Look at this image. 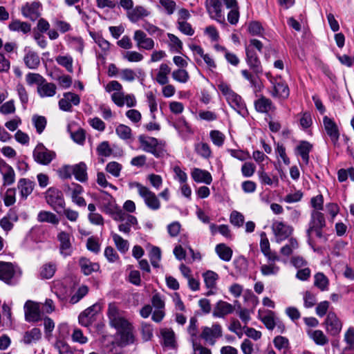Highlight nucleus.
<instances>
[{
  "label": "nucleus",
  "instance_id": "obj_48",
  "mask_svg": "<svg viewBox=\"0 0 354 354\" xmlns=\"http://www.w3.org/2000/svg\"><path fill=\"white\" fill-rule=\"evenodd\" d=\"M115 132L120 139L129 140L132 138L131 128L125 124H119L115 129Z\"/></svg>",
  "mask_w": 354,
  "mask_h": 354
},
{
  "label": "nucleus",
  "instance_id": "obj_64",
  "mask_svg": "<svg viewBox=\"0 0 354 354\" xmlns=\"http://www.w3.org/2000/svg\"><path fill=\"white\" fill-rule=\"evenodd\" d=\"M344 340L349 349L354 348V327H349L344 333Z\"/></svg>",
  "mask_w": 354,
  "mask_h": 354
},
{
  "label": "nucleus",
  "instance_id": "obj_28",
  "mask_svg": "<svg viewBox=\"0 0 354 354\" xmlns=\"http://www.w3.org/2000/svg\"><path fill=\"white\" fill-rule=\"evenodd\" d=\"M191 175L193 180L196 183H203L207 185H209L212 181V175L206 170L194 168L192 171Z\"/></svg>",
  "mask_w": 354,
  "mask_h": 354
},
{
  "label": "nucleus",
  "instance_id": "obj_20",
  "mask_svg": "<svg viewBox=\"0 0 354 354\" xmlns=\"http://www.w3.org/2000/svg\"><path fill=\"white\" fill-rule=\"evenodd\" d=\"M326 225V221L324 214L319 211L313 210L311 213V219L309 223V227L307 230V235L310 239V234L313 228H323Z\"/></svg>",
  "mask_w": 354,
  "mask_h": 354
},
{
  "label": "nucleus",
  "instance_id": "obj_56",
  "mask_svg": "<svg viewBox=\"0 0 354 354\" xmlns=\"http://www.w3.org/2000/svg\"><path fill=\"white\" fill-rule=\"evenodd\" d=\"M261 321L268 330H273L277 324L274 318V313L270 310L261 318Z\"/></svg>",
  "mask_w": 354,
  "mask_h": 354
},
{
  "label": "nucleus",
  "instance_id": "obj_12",
  "mask_svg": "<svg viewBox=\"0 0 354 354\" xmlns=\"http://www.w3.org/2000/svg\"><path fill=\"white\" fill-rule=\"evenodd\" d=\"M66 194L70 195L73 203L79 207H85L86 203L85 199L80 196L83 192V187L77 183H71V185H65L64 188Z\"/></svg>",
  "mask_w": 354,
  "mask_h": 354
},
{
  "label": "nucleus",
  "instance_id": "obj_31",
  "mask_svg": "<svg viewBox=\"0 0 354 354\" xmlns=\"http://www.w3.org/2000/svg\"><path fill=\"white\" fill-rule=\"evenodd\" d=\"M160 334L163 339V345L166 347L174 348L176 346L175 333L171 328H164L160 330Z\"/></svg>",
  "mask_w": 354,
  "mask_h": 354
},
{
  "label": "nucleus",
  "instance_id": "obj_13",
  "mask_svg": "<svg viewBox=\"0 0 354 354\" xmlns=\"http://www.w3.org/2000/svg\"><path fill=\"white\" fill-rule=\"evenodd\" d=\"M101 310V306L98 304H95L87 308L78 317L80 324L84 327L90 326L95 321V315Z\"/></svg>",
  "mask_w": 354,
  "mask_h": 354
},
{
  "label": "nucleus",
  "instance_id": "obj_8",
  "mask_svg": "<svg viewBox=\"0 0 354 354\" xmlns=\"http://www.w3.org/2000/svg\"><path fill=\"white\" fill-rule=\"evenodd\" d=\"M205 5L207 12L212 19L220 24H225V15L221 0H205Z\"/></svg>",
  "mask_w": 354,
  "mask_h": 354
},
{
  "label": "nucleus",
  "instance_id": "obj_36",
  "mask_svg": "<svg viewBox=\"0 0 354 354\" xmlns=\"http://www.w3.org/2000/svg\"><path fill=\"white\" fill-rule=\"evenodd\" d=\"M272 95L281 99H286L290 95V90L285 82H278L274 84V90Z\"/></svg>",
  "mask_w": 354,
  "mask_h": 354
},
{
  "label": "nucleus",
  "instance_id": "obj_30",
  "mask_svg": "<svg viewBox=\"0 0 354 354\" xmlns=\"http://www.w3.org/2000/svg\"><path fill=\"white\" fill-rule=\"evenodd\" d=\"M171 73V68L166 63H162L158 68L156 81L160 85H165L169 82L168 75Z\"/></svg>",
  "mask_w": 354,
  "mask_h": 354
},
{
  "label": "nucleus",
  "instance_id": "obj_59",
  "mask_svg": "<svg viewBox=\"0 0 354 354\" xmlns=\"http://www.w3.org/2000/svg\"><path fill=\"white\" fill-rule=\"evenodd\" d=\"M149 258L151 265L154 268L159 267V262L161 259V251L158 247H153L150 251Z\"/></svg>",
  "mask_w": 354,
  "mask_h": 354
},
{
  "label": "nucleus",
  "instance_id": "obj_6",
  "mask_svg": "<svg viewBox=\"0 0 354 354\" xmlns=\"http://www.w3.org/2000/svg\"><path fill=\"white\" fill-rule=\"evenodd\" d=\"M134 185L137 188L138 194L144 200L147 207L151 210H158L160 209V202L155 193L151 191L147 187L139 183H135Z\"/></svg>",
  "mask_w": 354,
  "mask_h": 354
},
{
  "label": "nucleus",
  "instance_id": "obj_53",
  "mask_svg": "<svg viewBox=\"0 0 354 354\" xmlns=\"http://www.w3.org/2000/svg\"><path fill=\"white\" fill-rule=\"evenodd\" d=\"M26 82L30 86L37 84L39 86L45 82V79L39 73H28L26 75Z\"/></svg>",
  "mask_w": 354,
  "mask_h": 354
},
{
  "label": "nucleus",
  "instance_id": "obj_22",
  "mask_svg": "<svg viewBox=\"0 0 354 354\" xmlns=\"http://www.w3.org/2000/svg\"><path fill=\"white\" fill-rule=\"evenodd\" d=\"M234 310V306L226 301L220 300L216 303L214 308L212 315L215 317L223 318L225 316L231 314Z\"/></svg>",
  "mask_w": 354,
  "mask_h": 354
},
{
  "label": "nucleus",
  "instance_id": "obj_51",
  "mask_svg": "<svg viewBox=\"0 0 354 354\" xmlns=\"http://www.w3.org/2000/svg\"><path fill=\"white\" fill-rule=\"evenodd\" d=\"M56 265L55 263H46L41 268L40 275L44 279H50L54 275Z\"/></svg>",
  "mask_w": 354,
  "mask_h": 354
},
{
  "label": "nucleus",
  "instance_id": "obj_19",
  "mask_svg": "<svg viewBox=\"0 0 354 354\" xmlns=\"http://www.w3.org/2000/svg\"><path fill=\"white\" fill-rule=\"evenodd\" d=\"M25 55L23 60L25 66L31 70H35L39 68L41 64L40 57L38 53L32 50L27 49L24 50Z\"/></svg>",
  "mask_w": 354,
  "mask_h": 354
},
{
  "label": "nucleus",
  "instance_id": "obj_15",
  "mask_svg": "<svg viewBox=\"0 0 354 354\" xmlns=\"http://www.w3.org/2000/svg\"><path fill=\"white\" fill-rule=\"evenodd\" d=\"M41 7L39 1L28 2L21 7V14L24 17L34 21L41 15Z\"/></svg>",
  "mask_w": 354,
  "mask_h": 354
},
{
  "label": "nucleus",
  "instance_id": "obj_4",
  "mask_svg": "<svg viewBox=\"0 0 354 354\" xmlns=\"http://www.w3.org/2000/svg\"><path fill=\"white\" fill-rule=\"evenodd\" d=\"M21 276L19 267L10 262L0 261V280L8 285H15Z\"/></svg>",
  "mask_w": 354,
  "mask_h": 354
},
{
  "label": "nucleus",
  "instance_id": "obj_34",
  "mask_svg": "<svg viewBox=\"0 0 354 354\" xmlns=\"http://www.w3.org/2000/svg\"><path fill=\"white\" fill-rule=\"evenodd\" d=\"M255 109L260 113H268L274 109L272 101L266 97H261L254 102Z\"/></svg>",
  "mask_w": 354,
  "mask_h": 354
},
{
  "label": "nucleus",
  "instance_id": "obj_17",
  "mask_svg": "<svg viewBox=\"0 0 354 354\" xmlns=\"http://www.w3.org/2000/svg\"><path fill=\"white\" fill-rule=\"evenodd\" d=\"M209 344L214 345L216 339L222 336L221 326L216 324L212 325V327H204L201 335Z\"/></svg>",
  "mask_w": 354,
  "mask_h": 354
},
{
  "label": "nucleus",
  "instance_id": "obj_5",
  "mask_svg": "<svg viewBox=\"0 0 354 354\" xmlns=\"http://www.w3.org/2000/svg\"><path fill=\"white\" fill-rule=\"evenodd\" d=\"M98 205L102 212L109 215L113 220L123 211L116 203L115 199L107 193L100 198Z\"/></svg>",
  "mask_w": 354,
  "mask_h": 354
},
{
  "label": "nucleus",
  "instance_id": "obj_25",
  "mask_svg": "<svg viewBox=\"0 0 354 354\" xmlns=\"http://www.w3.org/2000/svg\"><path fill=\"white\" fill-rule=\"evenodd\" d=\"M0 172L3 175L4 185H10L15 182L14 169L3 160H0Z\"/></svg>",
  "mask_w": 354,
  "mask_h": 354
},
{
  "label": "nucleus",
  "instance_id": "obj_62",
  "mask_svg": "<svg viewBox=\"0 0 354 354\" xmlns=\"http://www.w3.org/2000/svg\"><path fill=\"white\" fill-rule=\"evenodd\" d=\"M97 154L100 156L108 157L112 153V149L110 147L109 142H102L97 147Z\"/></svg>",
  "mask_w": 354,
  "mask_h": 354
},
{
  "label": "nucleus",
  "instance_id": "obj_55",
  "mask_svg": "<svg viewBox=\"0 0 354 354\" xmlns=\"http://www.w3.org/2000/svg\"><path fill=\"white\" fill-rule=\"evenodd\" d=\"M32 123L36 128L37 132L38 133H41L46 126V119L44 116L35 115L32 118Z\"/></svg>",
  "mask_w": 354,
  "mask_h": 354
},
{
  "label": "nucleus",
  "instance_id": "obj_26",
  "mask_svg": "<svg viewBox=\"0 0 354 354\" xmlns=\"http://www.w3.org/2000/svg\"><path fill=\"white\" fill-rule=\"evenodd\" d=\"M150 15V12L142 6H137L127 12L128 19L133 23Z\"/></svg>",
  "mask_w": 354,
  "mask_h": 354
},
{
  "label": "nucleus",
  "instance_id": "obj_27",
  "mask_svg": "<svg viewBox=\"0 0 354 354\" xmlns=\"http://www.w3.org/2000/svg\"><path fill=\"white\" fill-rule=\"evenodd\" d=\"M34 183L26 178H21L17 183V188L19 190L20 196L22 199L26 200L27 197L32 192L34 189Z\"/></svg>",
  "mask_w": 354,
  "mask_h": 354
},
{
  "label": "nucleus",
  "instance_id": "obj_47",
  "mask_svg": "<svg viewBox=\"0 0 354 354\" xmlns=\"http://www.w3.org/2000/svg\"><path fill=\"white\" fill-rule=\"evenodd\" d=\"M55 60L58 64L64 67L68 72H73V59L71 55H59L55 58Z\"/></svg>",
  "mask_w": 354,
  "mask_h": 354
},
{
  "label": "nucleus",
  "instance_id": "obj_50",
  "mask_svg": "<svg viewBox=\"0 0 354 354\" xmlns=\"http://www.w3.org/2000/svg\"><path fill=\"white\" fill-rule=\"evenodd\" d=\"M172 78L180 83L185 84L188 82L189 79V75L188 72L182 68L175 70L171 73Z\"/></svg>",
  "mask_w": 354,
  "mask_h": 354
},
{
  "label": "nucleus",
  "instance_id": "obj_60",
  "mask_svg": "<svg viewBox=\"0 0 354 354\" xmlns=\"http://www.w3.org/2000/svg\"><path fill=\"white\" fill-rule=\"evenodd\" d=\"M123 58L129 62H139L144 59V57L139 52L129 50L123 53Z\"/></svg>",
  "mask_w": 354,
  "mask_h": 354
},
{
  "label": "nucleus",
  "instance_id": "obj_38",
  "mask_svg": "<svg viewBox=\"0 0 354 354\" xmlns=\"http://www.w3.org/2000/svg\"><path fill=\"white\" fill-rule=\"evenodd\" d=\"M308 335L319 346H324L329 342L327 336L321 330H309L308 331Z\"/></svg>",
  "mask_w": 354,
  "mask_h": 354
},
{
  "label": "nucleus",
  "instance_id": "obj_44",
  "mask_svg": "<svg viewBox=\"0 0 354 354\" xmlns=\"http://www.w3.org/2000/svg\"><path fill=\"white\" fill-rule=\"evenodd\" d=\"M299 248V243L297 240L295 238L291 237L288 240V243L283 245L280 249V252L282 255L284 256H290L292 254L293 251Z\"/></svg>",
  "mask_w": 354,
  "mask_h": 354
},
{
  "label": "nucleus",
  "instance_id": "obj_29",
  "mask_svg": "<svg viewBox=\"0 0 354 354\" xmlns=\"http://www.w3.org/2000/svg\"><path fill=\"white\" fill-rule=\"evenodd\" d=\"M73 174L75 179L81 183H84L88 180L86 165L80 162L78 164L73 165Z\"/></svg>",
  "mask_w": 354,
  "mask_h": 354
},
{
  "label": "nucleus",
  "instance_id": "obj_37",
  "mask_svg": "<svg viewBox=\"0 0 354 354\" xmlns=\"http://www.w3.org/2000/svg\"><path fill=\"white\" fill-rule=\"evenodd\" d=\"M41 338V332L39 328H33L26 331L23 337V342L26 344H32L37 342Z\"/></svg>",
  "mask_w": 354,
  "mask_h": 354
},
{
  "label": "nucleus",
  "instance_id": "obj_32",
  "mask_svg": "<svg viewBox=\"0 0 354 354\" xmlns=\"http://www.w3.org/2000/svg\"><path fill=\"white\" fill-rule=\"evenodd\" d=\"M313 145L307 141H301L296 147L297 154L299 155L306 165L309 163V153Z\"/></svg>",
  "mask_w": 354,
  "mask_h": 354
},
{
  "label": "nucleus",
  "instance_id": "obj_54",
  "mask_svg": "<svg viewBox=\"0 0 354 354\" xmlns=\"http://www.w3.org/2000/svg\"><path fill=\"white\" fill-rule=\"evenodd\" d=\"M55 348L59 354H73L71 346L62 339H57L55 343Z\"/></svg>",
  "mask_w": 354,
  "mask_h": 354
},
{
  "label": "nucleus",
  "instance_id": "obj_61",
  "mask_svg": "<svg viewBox=\"0 0 354 354\" xmlns=\"http://www.w3.org/2000/svg\"><path fill=\"white\" fill-rule=\"evenodd\" d=\"M248 30L252 35L260 36L263 32V28L259 22L254 21L248 24Z\"/></svg>",
  "mask_w": 354,
  "mask_h": 354
},
{
  "label": "nucleus",
  "instance_id": "obj_2",
  "mask_svg": "<svg viewBox=\"0 0 354 354\" xmlns=\"http://www.w3.org/2000/svg\"><path fill=\"white\" fill-rule=\"evenodd\" d=\"M217 86L230 106L239 114H242L245 109V105L241 97L234 92L230 85L223 81H219Z\"/></svg>",
  "mask_w": 354,
  "mask_h": 354
},
{
  "label": "nucleus",
  "instance_id": "obj_40",
  "mask_svg": "<svg viewBox=\"0 0 354 354\" xmlns=\"http://www.w3.org/2000/svg\"><path fill=\"white\" fill-rule=\"evenodd\" d=\"M80 266L82 271L86 275L91 274L93 272H97L100 269L98 263H93L89 259L81 258L80 260Z\"/></svg>",
  "mask_w": 354,
  "mask_h": 354
},
{
  "label": "nucleus",
  "instance_id": "obj_18",
  "mask_svg": "<svg viewBox=\"0 0 354 354\" xmlns=\"http://www.w3.org/2000/svg\"><path fill=\"white\" fill-rule=\"evenodd\" d=\"M133 39L136 42V46L139 48L151 50L155 46L153 39L148 37L147 35L140 30H138L134 32Z\"/></svg>",
  "mask_w": 354,
  "mask_h": 354
},
{
  "label": "nucleus",
  "instance_id": "obj_45",
  "mask_svg": "<svg viewBox=\"0 0 354 354\" xmlns=\"http://www.w3.org/2000/svg\"><path fill=\"white\" fill-rule=\"evenodd\" d=\"M111 236L117 249L120 252L125 253L129 250V242L116 233H112Z\"/></svg>",
  "mask_w": 354,
  "mask_h": 354
},
{
  "label": "nucleus",
  "instance_id": "obj_63",
  "mask_svg": "<svg viewBox=\"0 0 354 354\" xmlns=\"http://www.w3.org/2000/svg\"><path fill=\"white\" fill-rule=\"evenodd\" d=\"M88 291V288L86 286H80L77 292L71 297V303L72 304H76L77 303L80 299H82L87 293Z\"/></svg>",
  "mask_w": 354,
  "mask_h": 354
},
{
  "label": "nucleus",
  "instance_id": "obj_43",
  "mask_svg": "<svg viewBox=\"0 0 354 354\" xmlns=\"http://www.w3.org/2000/svg\"><path fill=\"white\" fill-rule=\"evenodd\" d=\"M314 285L321 291H326L328 289V279L322 272H317L314 276Z\"/></svg>",
  "mask_w": 354,
  "mask_h": 354
},
{
  "label": "nucleus",
  "instance_id": "obj_14",
  "mask_svg": "<svg viewBox=\"0 0 354 354\" xmlns=\"http://www.w3.org/2000/svg\"><path fill=\"white\" fill-rule=\"evenodd\" d=\"M324 324L326 330L332 336L339 334L342 328V323L334 312H329L326 316Z\"/></svg>",
  "mask_w": 354,
  "mask_h": 354
},
{
  "label": "nucleus",
  "instance_id": "obj_41",
  "mask_svg": "<svg viewBox=\"0 0 354 354\" xmlns=\"http://www.w3.org/2000/svg\"><path fill=\"white\" fill-rule=\"evenodd\" d=\"M8 28L11 31L21 32L26 34L31 30V26L30 24L21 21L19 20H12L8 25Z\"/></svg>",
  "mask_w": 354,
  "mask_h": 354
},
{
  "label": "nucleus",
  "instance_id": "obj_49",
  "mask_svg": "<svg viewBox=\"0 0 354 354\" xmlns=\"http://www.w3.org/2000/svg\"><path fill=\"white\" fill-rule=\"evenodd\" d=\"M209 138L214 145L222 147L225 140V136L218 130H212L209 132Z\"/></svg>",
  "mask_w": 354,
  "mask_h": 354
},
{
  "label": "nucleus",
  "instance_id": "obj_35",
  "mask_svg": "<svg viewBox=\"0 0 354 354\" xmlns=\"http://www.w3.org/2000/svg\"><path fill=\"white\" fill-rule=\"evenodd\" d=\"M215 252L219 258L226 262L232 259L233 251L225 243H219L215 248Z\"/></svg>",
  "mask_w": 354,
  "mask_h": 354
},
{
  "label": "nucleus",
  "instance_id": "obj_7",
  "mask_svg": "<svg viewBox=\"0 0 354 354\" xmlns=\"http://www.w3.org/2000/svg\"><path fill=\"white\" fill-rule=\"evenodd\" d=\"M46 203L58 214H61L65 207V201L62 192L59 189L50 187L45 194Z\"/></svg>",
  "mask_w": 354,
  "mask_h": 354
},
{
  "label": "nucleus",
  "instance_id": "obj_33",
  "mask_svg": "<svg viewBox=\"0 0 354 354\" xmlns=\"http://www.w3.org/2000/svg\"><path fill=\"white\" fill-rule=\"evenodd\" d=\"M258 176L261 184L270 185L274 187H277L279 186V181L277 176H271L266 173L263 169L258 171Z\"/></svg>",
  "mask_w": 354,
  "mask_h": 354
},
{
  "label": "nucleus",
  "instance_id": "obj_46",
  "mask_svg": "<svg viewBox=\"0 0 354 354\" xmlns=\"http://www.w3.org/2000/svg\"><path fill=\"white\" fill-rule=\"evenodd\" d=\"M205 286L208 288H213L216 284L218 275L214 271L208 270L203 274Z\"/></svg>",
  "mask_w": 354,
  "mask_h": 354
},
{
  "label": "nucleus",
  "instance_id": "obj_9",
  "mask_svg": "<svg viewBox=\"0 0 354 354\" xmlns=\"http://www.w3.org/2000/svg\"><path fill=\"white\" fill-rule=\"evenodd\" d=\"M114 221L121 222L118 225V230L120 232L126 234H129L131 227L134 230H138L140 228L138 225L136 217L129 214L124 211H122L121 214H119Z\"/></svg>",
  "mask_w": 354,
  "mask_h": 354
},
{
  "label": "nucleus",
  "instance_id": "obj_10",
  "mask_svg": "<svg viewBox=\"0 0 354 354\" xmlns=\"http://www.w3.org/2000/svg\"><path fill=\"white\" fill-rule=\"evenodd\" d=\"M272 230L278 243L287 239L293 232V227L287 223L276 221L272 223Z\"/></svg>",
  "mask_w": 354,
  "mask_h": 354
},
{
  "label": "nucleus",
  "instance_id": "obj_21",
  "mask_svg": "<svg viewBox=\"0 0 354 354\" xmlns=\"http://www.w3.org/2000/svg\"><path fill=\"white\" fill-rule=\"evenodd\" d=\"M324 129L334 145H336L339 137L338 127L335 122L327 116L323 119Z\"/></svg>",
  "mask_w": 354,
  "mask_h": 354
},
{
  "label": "nucleus",
  "instance_id": "obj_11",
  "mask_svg": "<svg viewBox=\"0 0 354 354\" xmlns=\"http://www.w3.org/2000/svg\"><path fill=\"white\" fill-rule=\"evenodd\" d=\"M57 238L59 243V254L64 258L70 257L73 251V245L71 242V234L65 231H61L57 234Z\"/></svg>",
  "mask_w": 354,
  "mask_h": 354
},
{
  "label": "nucleus",
  "instance_id": "obj_1",
  "mask_svg": "<svg viewBox=\"0 0 354 354\" xmlns=\"http://www.w3.org/2000/svg\"><path fill=\"white\" fill-rule=\"evenodd\" d=\"M107 315L111 327L115 328L120 335L119 345L126 346L136 341L133 327L115 303H110L108 306Z\"/></svg>",
  "mask_w": 354,
  "mask_h": 354
},
{
  "label": "nucleus",
  "instance_id": "obj_58",
  "mask_svg": "<svg viewBox=\"0 0 354 354\" xmlns=\"http://www.w3.org/2000/svg\"><path fill=\"white\" fill-rule=\"evenodd\" d=\"M195 149L196 153L204 158H208L211 156L212 151L207 143L201 142L197 144L195 147Z\"/></svg>",
  "mask_w": 354,
  "mask_h": 354
},
{
  "label": "nucleus",
  "instance_id": "obj_16",
  "mask_svg": "<svg viewBox=\"0 0 354 354\" xmlns=\"http://www.w3.org/2000/svg\"><path fill=\"white\" fill-rule=\"evenodd\" d=\"M55 156L53 151H49L41 145H37L33 151L35 160L41 165L49 164Z\"/></svg>",
  "mask_w": 354,
  "mask_h": 354
},
{
  "label": "nucleus",
  "instance_id": "obj_52",
  "mask_svg": "<svg viewBox=\"0 0 354 354\" xmlns=\"http://www.w3.org/2000/svg\"><path fill=\"white\" fill-rule=\"evenodd\" d=\"M279 271V267L275 263H268L261 266V272L263 276L275 275Z\"/></svg>",
  "mask_w": 354,
  "mask_h": 354
},
{
  "label": "nucleus",
  "instance_id": "obj_3",
  "mask_svg": "<svg viewBox=\"0 0 354 354\" xmlns=\"http://www.w3.org/2000/svg\"><path fill=\"white\" fill-rule=\"evenodd\" d=\"M138 141L140 148L144 151L153 154L156 158H160L164 156L165 153V144L158 139L145 135H140Z\"/></svg>",
  "mask_w": 354,
  "mask_h": 354
},
{
  "label": "nucleus",
  "instance_id": "obj_42",
  "mask_svg": "<svg viewBox=\"0 0 354 354\" xmlns=\"http://www.w3.org/2000/svg\"><path fill=\"white\" fill-rule=\"evenodd\" d=\"M37 221L39 222H46L54 225L59 223V218L57 216L48 211H41L37 214Z\"/></svg>",
  "mask_w": 354,
  "mask_h": 354
},
{
  "label": "nucleus",
  "instance_id": "obj_24",
  "mask_svg": "<svg viewBox=\"0 0 354 354\" xmlns=\"http://www.w3.org/2000/svg\"><path fill=\"white\" fill-rule=\"evenodd\" d=\"M246 61L250 68L254 72L259 73L262 72L261 62L255 51L247 47L246 49Z\"/></svg>",
  "mask_w": 354,
  "mask_h": 354
},
{
  "label": "nucleus",
  "instance_id": "obj_23",
  "mask_svg": "<svg viewBox=\"0 0 354 354\" xmlns=\"http://www.w3.org/2000/svg\"><path fill=\"white\" fill-rule=\"evenodd\" d=\"M26 319L28 322H36L39 318L38 304L28 301L24 306Z\"/></svg>",
  "mask_w": 354,
  "mask_h": 354
},
{
  "label": "nucleus",
  "instance_id": "obj_57",
  "mask_svg": "<svg viewBox=\"0 0 354 354\" xmlns=\"http://www.w3.org/2000/svg\"><path fill=\"white\" fill-rule=\"evenodd\" d=\"M71 339L73 342L84 344L88 342V337L84 336L81 329L74 328L71 334Z\"/></svg>",
  "mask_w": 354,
  "mask_h": 354
},
{
  "label": "nucleus",
  "instance_id": "obj_39",
  "mask_svg": "<svg viewBox=\"0 0 354 354\" xmlns=\"http://www.w3.org/2000/svg\"><path fill=\"white\" fill-rule=\"evenodd\" d=\"M56 88L55 84L45 82L37 87V92L41 97H53L56 93Z\"/></svg>",
  "mask_w": 354,
  "mask_h": 354
}]
</instances>
